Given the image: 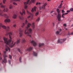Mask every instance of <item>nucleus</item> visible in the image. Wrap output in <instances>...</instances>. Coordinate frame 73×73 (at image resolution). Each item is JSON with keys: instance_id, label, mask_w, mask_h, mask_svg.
<instances>
[{"instance_id": "1", "label": "nucleus", "mask_w": 73, "mask_h": 73, "mask_svg": "<svg viewBox=\"0 0 73 73\" xmlns=\"http://www.w3.org/2000/svg\"><path fill=\"white\" fill-rule=\"evenodd\" d=\"M11 36H12V32H10L9 33V46L11 48H12L13 47L14 45L16 44H16H18L20 43V38H19L17 39V41L16 42H15L14 44H13V39L11 37Z\"/></svg>"}, {"instance_id": "2", "label": "nucleus", "mask_w": 73, "mask_h": 73, "mask_svg": "<svg viewBox=\"0 0 73 73\" xmlns=\"http://www.w3.org/2000/svg\"><path fill=\"white\" fill-rule=\"evenodd\" d=\"M31 24L28 23L27 25V27H26V30L25 31V35H27V36H29L31 38V35L30 34H31L32 30L31 29H28V28L30 27V26H31Z\"/></svg>"}, {"instance_id": "3", "label": "nucleus", "mask_w": 73, "mask_h": 73, "mask_svg": "<svg viewBox=\"0 0 73 73\" xmlns=\"http://www.w3.org/2000/svg\"><path fill=\"white\" fill-rule=\"evenodd\" d=\"M0 16H4L5 18H6V19L4 21V22L5 23L7 22H9V17L8 15L6 14H4L3 11L2 10H0Z\"/></svg>"}, {"instance_id": "4", "label": "nucleus", "mask_w": 73, "mask_h": 73, "mask_svg": "<svg viewBox=\"0 0 73 73\" xmlns=\"http://www.w3.org/2000/svg\"><path fill=\"white\" fill-rule=\"evenodd\" d=\"M3 39L5 43L6 44L5 45L6 48H5L6 51L7 52L8 51V50L9 51V47H8V45L9 46V40H8L7 38L5 37L3 38Z\"/></svg>"}, {"instance_id": "5", "label": "nucleus", "mask_w": 73, "mask_h": 73, "mask_svg": "<svg viewBox=\"0 0 73 73\" xmlns=\"http://www.w3.org/2000/svg\"><path fill=\"white\" fill-rule=\"evenodd\" d=\"M2 27L4 29H6L7 32V34L6 35L7 36L9 35V27H6L5 25H3L1 23L0 24V29H1V27Z\"/></svg>"}, {"instance_id": "6", "label": "nucleus", "mask_w": 73, "mask_h": 73, "mask_svg": "<svg viewBox=\"0 0 73 73\" xmlns=\"http://www.w3.org/2000/svg\"><path fill=\"white\" fill-rule=\"evenodd\" d=\"M3 55L4 57V59L2 61V63L3 64V62H4V63H6V62H7V60H6L5 58H6V57H7V55H6V51H4L3 53Z\"/></svg>"}, {"instance_id": "7", "label": "nucleus", "mask_w": 73, "mask_h": 73, "mask_svg": "<svg viewBox=\"0 0 73 73\" xmlns=\"http://www.w3.org/2000/svg\"><path fill=\"white\" fill-rule=\"evenodd\" d=\"M56 11L58 13L57 16L58 20L59 21H61V14H59L60 12V10L59 9H56Z\"/></svg>"}, {"instance_id": "8", "label": "nucleus", "mask_w": 73, "mask_h": 73, "mask_svg": "<svg viewBox=\"0 0 73 73\" xmlns=\"http://www.w3.org/2000/svg\"><path fill=\"white\" fill-rule=\"evenodd\" d=\"M66 38H64L63 39H58V43H60L61 44L63 42H64L65 41H66Z\"/></svg>"}, {"instance_id": "9", "label": "nucleus", "mask_w": 73, "mask_h": 73, "mask_svg": "<svg viewBox=\"0 0 73 73\" xmlns=\"http://www.w3.org/2000/svg\"><path fill=\"white\" fill-rule=\"evenodd\" d=\"M47 3H44L42 6L39 7V8L40 9H45V6H46V5H47Z\"/></svg>"}, {"instance_id": "10", "label": "nucleus", "mask_w": 73, "mask_h": 73, "mask_svg": "<svg viewBox=\"0 0 73 73\" xmlns=\"http://www.w3.org/2000/svg\"><path fill=\"white\" fill-rule=\"evenodd\" d=\"M30 42L31 44H33L34 46H37V43L35 42L34 40H30Z\"/></svg>"}, {"instance_id": "11", "label": "nucleus", "mask_w": 73, "mask_h": 73, "mask_svg": "<svg viewBox=\"0 0 73 73\" xmlns=\"http://www.w3.org/2000/svg\"><path fill=\"white\" fill-rule=\"evenodd\" d=\"M30 1V0H28L27 2H25L24 3V4L25 5V9H27V4H28L29 2V1Z\"/></svg>"}, {"instance_id": "12", "label": "nucleus", "mask_w": 73, "mask_h": 73, "mask_svg": "<svg viewBox=\"0 0 73 73\" xmlns=\"http://www.w3.org/2000/svg\"><path fill=\"white\" fill-rule=\"evenodd\" d=\"M19 36L20 37H21L22 36H23V30H21V29H20L19 30Z\"/></svg>"}, {"instance_id": "13", "label": "nucleus", "mask_w": 73, "mask_h": 73, "mask_svg": "<svg viewBox=\"0 0 73 73\" xmlns=\"http://www.w3.org/2000/svg\"><path fill=\"white\" fill-rule=\"evenodd\" d=\"M27 13H28V15H30V16H29L27 17L28 19H29V18H30V17H31V16H33V14H31V13L29 12L28 11H27Z\"/></svg>"}, {"instance_id": "14", "label": "nucleus", "mask_w": 73, "mask_h": 73, "mask_svg": "<svg viewBox=\"0 0 73 73\" xmlns=\"http://www.w3.org/2000/svg\"><path fill=\"white\" fill-rule=\"evenodd\" d=\"M22 11V13H21V12H20V14H21V15H23V14L24 13L25 15V10H24V9H23Z\"/></svg>"}, {"instance_id": "15", "label": "nucleus", "mask_w": 73, "mask_h": 73, "mask_svg": "<svg viewBox=\"0 0 73 73\" xmlns=\"http://www.w3.org/2000/svg\"><path fill=\"white\" fill-rule=\"evenodd\" d=\"M36 7H34L32 9V10H31L32 12H36Z\"/></svg>"}, {"instance_id": "16", "label": "nucleus", "mask_w": 73, "mask_h": 73, "mask_svg": "<svg viewBox=\"0 0 73 73\" xmlns=\"http://www.w3.org/2000/svg\"><path fill=\"white\" fill-rule=\"evenodd\" d=\"M68 13H63L62 15V17H63V18H65V17H64V16H66V15H68Z\"/></svg>"}, {"instance_id": "17", "label": "nucleus", "mask_w": 73, "mask_h": 73, "mask_svg": "<svg viewBox=\"0 0 73 73\" xmlns=\"http://www.w3.org/2000/svg\"><path fill=\"white\" fill-rule=\"evenodd\" d=\"M61 31V29H60L59 30V31H57L56 32V35H59L60 33V32Z\"/></svg>"}, {"instance_id": "18", "label": "nucleus", "mask_w": 73, "mask_h": 73, "mask_svg": "<svg viewBox=\"0 0 73 73\" xmlns=\"http://www.w3.org/2000/svg\"><path fill=\"white\" fill-rule=\"evenodd\" d=\"M33 49V48L32 47H30L29 48H28L27 49V51H31Z\"/></svg>"}, {"instance_id": "19", "label": "nucleus", "mask_w": 73, "mask_h": 73, "mask_svg": "<svg viewBox=\"0 0 73 73\" xmlns=\"http://www.w3.org/2000/svg\"><path fill=\"white\" fill-rule=\"evenodd\" d=\"M32 27L33 29H35V23H33L32 25Z\"/></svg>"}, {"instance_id": "20", "label": "nucleus", "mask_w": 73, "mask_h": 73, "mask_svg": "<svg viewBox=\"0 0 73 73\" xmlns=\"http://www.w3.org/2000/svg\"><path fill=\"white\" fill-rule=\"evenodd\" d=\"M44 45V43H39V47H40V46H43V45Z\"/></svg>"}, {"instance_id": "21", "label": "nucleus", "mask_w": 73, "mask_h": 73, "mask_svg": "<svg viewBox=\"0 0 73 73\" xmlns=\"http://www.w3.org/2000/svg\"><path fill=\"white\" fill-rule=\"evenodd\" d=\"M13 19H16V17H17V15L15 14H14L13 15Z\"/></svg>"}, {"instance_id": "22", "label": "nucleus", "mask_w": 73, "mask_h": 73, "mask_svg": "<svg viewBox=\"0 0 73 73\" xmlns=\"http://www.w3.org/2000/svg\"><path fill=\"white\" fill-rule=\"evenodd\" d=\"M33 55L35 56H37V54L36 52H33Z\"/></svg>"}, {"instance_id": "23", "label": "nucleus", "mask_w": 73, "mask_h": 73, "mask_svg": "<svg viewBox=\"0 0 73 73\" xmlns=\"http://www.w3.org/2000/svg\"><path fill=\"white\" fill-rule=\"evenodd\" d=\"M22 42L23 43H24V42H26V40L25 39H23L22 40Z\"/></svg>"}, {"instance_id": "24", "label": "nucleus", "mask_w": 73, "mask_h": 73, "mask_svg": "<svg viewBox=\"0 0 73 73\" xmlns=\"http://www.w3.org/2000/svg\"><path fill=\"white\" fill-rule=\"evenodd\" d=\"M8 11V9H4V10H3V12H7Z\"/></svg>"}, {"instance_id": "25", "label": "nucleus", "mask_w": 73, "mask_h": 73, "mask_svg": "<svg viewBox=\"0 0 73 73\" xmlns=\"http://www.w3.org/2000/svg\"><path fill=\"white\" fill-rule=\"evenodd\" d=\"M1 8H4L5 7V6H4L3 5H1Z\"/></svg>"}, {"instance_id": "26", "label": "nucleus", "mask_w": 73, "mask_h": 73, "mask_svg": "<svg viewBox=\"0 0 73 73\" xmlns=\"http://www.w3.org/2000/svg\"><path fill=\"white\" fill-rule=\"evenodd\" d=\"M20 1V0H11V1Z\"/></svg>"}, {"instance_id": "27", "label": "nucleus", "mask_w": 73, "mask_h": 73, "mask_svg": "<svg viewBox=\"0 0 73 73\" xmlns=\"http://www.w3.org/2000/svg\"><path fill=\"white\" fill-rule=\"evenodd\" d=\"M19 18L21 20H24V18L23 17H19Z\"/></svg>"}, {"instance_id": "28", "label": "nucleus", "mask_w": 73, "mask_h": 73, "mask_svg": "<svg viewBox=\"0 0 73 73\" xmlns=\"http://www.w3.org/2000/svg\"><path fill=\"white\" fill-rule=\"evenodd\" d=\"M25 25V23H23V25L22 26H21V27H22V28H23L24 27V26Z\"/></svg>"}, {"instance_id": "29", "label": "nucleus", "mask_w": 73, "mask_h": 73, "mask_svg": "<svg viewBox=\"0 0 73 73\" xmlns=\"http://www.w3.org/2000/svg\"><path fill=\"white\" fill-rule=\"evenodd\" d=\"M19 60L20 62H21V57H20L19 58Z\"/></svg>"}, {"instance_id": "30", "label": "nucleus", "mask_w": 73, "mask_h": 73, "mask_svg": "<svg viewBox=\"0 0 73 73\" xmlns=\"http://www.w3.org/2000/svg\"><path fill=\"white\" fill-rule=\"evenodd\" d=\"M62 5V3H61L60 6H59V8H61V6Z\"/></svg>"}, {"instance_id": "31", "label": "nucleus", "mask_w": 73, "mask_h": 73, "mask_svg": "<svg viewBox=\"0 0 73 73\" xmlns=\"http://www.w3.org/2000/svg\"><path fill=\"white\" fill-rule=\"evenodd\" d=\"M13 4L14 5H17V3H16L15 2H14L13 3Z\"/></svg>"}, {"instance_id": "32", "label": "nucleus", "mask_w": 73, "mask_h": 73, "mask_svg": "<svg viewBox=\"0 0 73 73\" xmlns=\"http://www.w3.org/2000/svg\"><path fill=\"white\" fill-rule=\"evenodd\" d=\"M13 8L12 6V5H10L9 6V9H11Z\"/></svg>"}, {"instance_id": "33", "label": "nucleus", "mask_w": 73, "mask_h": 73, "mask_svg": "<svg viewBox=\"0 0 73 73\" xmlns=\"http://www.w3.org/2000/svg\"><path fill=\"white\" fill-rule=\"evenodd\" d=\"M40 18L38 17V19H37L36 21H39V20H40Z\"/></svg>"}, {"instance_id": "34", "label": "nucleus", "mask_w": 73, "mask_h": 73, "mask_svg": "<svg viewBox=\"0 0 73 73\" xmlns=\"http://www.w3.org/2000/svg\"><path fill=\"white\" fill-rule=\"evenodd\" d=\"M70 11H71V12H73V8H72L70 9Z\"/></svg>"}, {"instance_id": "35", "label": "nucleus", "mask_w": 73, "mask_h": 73, "mask_svg": "<svg viewBox=\"0 0 73 73\" xmlns=\"http://www.w3.org/2000/svg\"><path fill=\"white\" fill-rule=\"evenodd\" d=\"M38 15V12H37L35 13V16H37Z\"/></svg>"}, {"instance_id": "36", "label": "nucleus", "mask_w": 73, "mask_h": 73, "mask_svg": "<svg viewBox=\"0 0 73 73\" xmlns=\"http://www.w3.org/2000/svg\"><path fill=\"white\" fill-rule=\"evenodd\" d=\"M6 1V0H3V4H5V2Z\"/></svg>"}, {"instance_id": "37", "label": "nucleus", "mask_w": 73, "mask_h": 73, "mask_svg": "<svg viewBox=\"0 0 73 73\" xmlns=\"http://www.w3.org/2000/svg\"><path fill=\"white\" fill-rule=\"evenodd\" d=\"M35 0H31V1L32 3H34L35 2Z\"/></svg>"}, {"instance_id": "38", "label": "nucleus", "mask_w": 73, "mask_h": 73, "mask_svg": "<svg viewBox=\"0 0 73 73\" xmlns=\"http://www.w3.org/2000/svg\"><path fill=\"white\" fill-rule=\"evenodd\" d=\"M65 11H64V10H62V13H64V12Z\"/></svg>"}, {"instance_id": "39", "label": "nucleus", "mask_w": 73, "mask_h": 73, "mask_svg": "<svg viewBox=\"0 0 73 73\" xmlns=\"http://www.w3.org/2000/svg\"><path fill=\"white\" fill-rule=\"evenodd\" d=\"M9 58L10 59H12V56L11 55H9Z\"/></svg>"}, {"instance_id": "40", "label": "nucleus", "mask_w": 73, "mask_h": 73, "mask_svg": "<svg viewBox=\"0 0 73 73\" xmlns=\"http://www.w3.org/2000/svg\"><path fill=\"white\" fill-rule=\"evenodd\" d=\"M67 12H68V13H69L70 12V10H68L67 11Z\"/></svg>"}, {"instance_id": "41", "label": "nucleus", "mask_w": 73, "mask_h": 73, "mask_svg": "<svg viewBox=\"0 0 73 73\" xmlns=\"http://www.w3.org/2000/svg\"><path fill=\"white\" fill-rule=\"evenodd\" d=\"M27 23H28V21H27V20H26L25 21V23L26 24H27Z\"/></svg>"}, {"instance_id": "42", "label": "nucleus", "mask_w": 73, "mask_h": 73, "mask_svg": "<svg viewBox=\"0 0 73 73\" xmlns=\"http://www.w3.org/2000/svg\"><path fill=\"white\" fill-rule=\"evenodd\" d=\"M68 35H71V34L70 33L68 32Z\"/></svg>"}, {"instance_id": "43", "label": "nucleus", "mask_w": 73, "mask_h": 73, "mask_svg": "<svg viewBox=\"0 0 73 73\" xmlns=\"http://www.w3.org/2000/svg\"><path fill=\"white\" fill-rule=\"evenodd\" d=\"M18 50L19 51V52H20V50L19 48L18 49Z\"/></svg>"}, {"instance_id": "44", "label": "nucleus", "mask_w": 73, "mask_h": 73, "mask_svg": "<svg viewBox=\"0 0 73 73\" xmlns=\"http://www.w3.org/2000/svg\"><path fill=\"white\" fill-rule=\"evenodd\" d=\"M64 26V27H66V24H64L63 25Z\"/></svg>"}, {"instance_id": "45", "label": "nucleus", "mask_w": 73, "mask_h": 73, "mask_svg": "<svg viewBox=\"0 0 73 73\" xmlns=\"http://www.w3.org/2000/svg\"><path fill=\"white\" fill-rule=\"evenodd\" d=\"M52 25L53 27H54V23H52Z\"/></svg>"}, {"instance_id": "46", "label": "nucleus", "mask_w": 73, "mask_h": 73, "mask_svg": "<svg viewBox=\"0 0 73 73\" xmlns=\"http://www.w3.org/2000/svg\"><path fill=\"white\" fill-rule=\"evenodd\" d=\"M13 27L15 28L16 27V25H13Z\"/></svg>"}, {"instance_id": "47", "label": "nucleus", "mask_w": 73, "mask_h": 73, "mask_svg": "<svg viewBox=\"0 0 73 73\" xmlns=\"http://www.w3.org/2000/svg\"><path fill=\"white\" fill-rule=\"evenodd\" d=\"M38 2H37V3H36V5H38Z\"/></svg>"}, {"instance_id": "48", "label": "nucleus", "mask_w": 73, "mask_h": 73, "mask_svg": "<svg viewBox=\"0 0 73 73\" xmlns=\"http://www.w3.org/2000/svg\"><path fill=\"white\" fill-rule=\"evenodd\" d=\"M42 31H45V29H42Z\"/></svg>"}, {"instance_id": "49", "label": "nucleus", "mask_w": 73, "mask_h": 73, "mask_svg": "<svg viewBox=\"0 0 73 73\" xmlns=\"http://www.w3.org/2000/svg\"><path fill=\"white\" fill-rule=\"evenodd\" d=\"M1 54V53L0 52V60L1 59V57L0 56V55Z\"/></svg>"}, {"instance_id": "50", "label": "nucleus", "mask_w": 73, "mask_h": 73, "mask_svg": "<svg viewBox=\"0 0 73 73\" xmlns=\"http://www.w3.org/2000/svg\"><path fill=\"white\" fill-rule=\"evenodd\" d=\"M38 4H39V5H40V4H41V3H40V2L39 3H38Z\"/></svg>"}, {"instance_id": "51", "label": "nucleus", "mask_w": 73, "mask_h": 73, "mask_svg": "<svg viewBox=\"0 0 73 73\" xmlns=\"http://www.w3.org/2000/svg\"><path fill=\"white\" fill-rule=\"evenodd\" d=\"M71 35H73V32L71 33Z\"/></svg>"}, {"instance_id": "52", "label": "nucleus", "mask_w": 73, "mask_h": 73, "mask_svg": "<svg viewBox=\"0 0 73 73\" xmlns=\"http://www.w3.org/2000/svg\"><path fill=\"white\" fill-rule=\"evenodd\" d=\"M53 12V11H52L50 12V13H52Z\"/></svg>"}, {"instance_id": "53", "label": "nucleus", "mask_w": 73, "mask_h": 73, "mask_svg": "<svg viewBox=\"0 0 73 73\" xmlns=\"http://www.w3.org/2000/svg\"><path fill=\"white\" fill-rule=\"evenodd\" d=\"M30 2V3H29V4H31V2Z\"/></svg>"}, {"instance_id": "54", "label": "nucleus", "mask_w": 73, "mask_h": 73, "mask_svg": "<svg viewBox=\"0 0 73 73\" xmlns=\"http://www.w3.org/2000/svg\"><path fill=\"white\" fill-rule=\"evenodd\" d=\"M50 0H48V1H50Z\"/></svg>"}, {"instance_id": "55", "label": "nucleus", "mask_w": 73, "mask_h": 73, "mask_svg": "<svg viewBox=\"0 0 73 73\" xmlns=\"http://www.w3.org/2000/svg\"><path fill=\"white\" fill-rule=\"evenodd\" d=\"M66 30H68V29H66Z\"/></svg>"}, {"instance_id": "56", "label": "nucleus", "mask_w": 73, "mask_h": 73, "mask_svg": "<svg viewBox=\"0 0 73 73\" xmlns=\"http://www.w3.org/2000/svg\"><path fill=\"white\" fill-rule=\"evenodd\" d=\"M62 2H63V1H62Z\"/></svg>"}, {"instance_id": "57", "label": "nucleus", "mask_w": 73, "mask_h": 73, "mask_svg": "<svg viewBox=\"0 0 73 73\" xmlns=\"http://www.w3.org/2000/svg\"><path fill=\"white\" fill-rule=\"evenodd\" d=\"M1 3H0V5H1Z\"/></svg>"}, {"instance_id": "58", "label": "nucleus", "mask_w": 73, "mask_h": 73, "mask_svg": "<svg viewBox=\"0 0 73 73\" xmlns=\"http://www.w3.org/2000/svg\"><path fill=\"white\" fill-rule=\"evenodd\" d=\"M1 42H3V41H1Z\"/></svg>"}, {"instance_id": "59", "label": "nucleus", "mask_w": 73, "mask_h": 73, "mask_svg": "<svg viewBox=\"0 0 73 73\" xmlns=\"http://www.w3.org/2000/svg\"><path fill=\"white\" fill-rule=\"evenodd\" d=\"M20 53H21H21H22V52H20Z\"/></svg>"}, {"instance_id": "60", "label": "nucleus", "mask_w": 73, "mask_h": 73, "mask_svg": "<svg viewBox=\"0 0 73 73\" xmlns=\"http://www.w3.org/2000/svg\"><path fill=\"white\" fill-rule=\"evenodd\" d=\"M51 16H53V15H52Z\"/></svg>"}, {"instance_id": "61", "label": "nucleus", "mask_w": 73, "mask_h": 73, "mask_svg": "<svg viewBox=\"0 0 73 73\" xmlns=\"http://www.w3.org/2000/svg\"><path fill=\"white\" fill-rule=\"evenodd\" d=\"M9 64H11V63H10H10H9Z\"/></svg>"}, {"instance_id": "62", "label": "nucleus", "mask_w": 73, "mask_h": 73, "mask_svg": "<svg viewBox=\"0 0 73 73\" xmlns=\"http://www.w3.org/2000/svg\"><path fill=\"white\" fill-rule=\"evenodd\" d=\"M42 4H44V3H42Z\"/></svg>"}]
</instances>
